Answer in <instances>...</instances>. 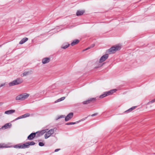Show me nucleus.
<instances>
[{
    "mask_svg": "<svg viewBox=\"0 0 155 155\" xmlns=\"http://www.w3.org/2000/svg\"><path fill=\"white\" fill-rule=\"evenodd\" d=\"M121 49V47L119 45H116L111 47L106 51V54L103 55L100 58L99 60L100 63H102L105 61L108 58L109 55L108 54L114 53L117 51Z\"/></svg>",
    "mask_w": 155,
    "mask_h": 155,
    "instance_id": "f257e3e1",
    "label": "nucleus"
},
{
    "mask_svg": "<svg viewBox=\"0 0 155 155\" xmlns=\"http://www.w3.org/2000/svg\"><path fill=\"white\" fill-rule=\"evenodd\" d=\"M13 147L16 149H23L22 143H19L13 146H8L4 143H0V148H7Z\"/></svg>",
    "mask_w": 155,
    "mask_h": 155,
    "instance_id": "f03ea898",
    "label": "nucleus"
},
{
    "mask_svg": "<svg viewBox=\"0 0 155 155\" xmlns=\"http://www.w3.org/2000/svg\"><path fill=\"white\" fill-rule=\"evenodd\" d=\"M73 112H71L68 114L66 117L65 115H61L60 116H58L55 119V120H57L61 118L65 117V121H68L73 117Z\"/></svg>",
    "mask_w": 155,
    "mask_h": 155,
    "instance_id": "7ed1b4c3",
    "label": "nucleus"
},
{
    "mask_svg": "<svg viewBox=\"0 0 155 155\" xmlns=\"http://www.w3.org/2000/svg\"><path fill=\"white\" fill-rule=\"evenodd\" d=\"M29 94L26 93H24L20 94L16 97V100L17 101H23L27 99L29 96Z\"/></svg>",
    "mask_w": 155,
    "mask_h": 155,
    "instance_id": "20e7f679",
    "label": "nucleus"
},
{
    "mask_svg": "<svg viewBox=\"0 0 155 155\" xmlns=\"http://www.w3.org/2000/svg\"><path fill=\"white\" fill-rule=\"evenodd\" d=\"M23 82V80L22 79L18 78L15 80H14L12 82L9 83V85L10 86H12L15 85H17L20 84Z\"/></svg>",
    "mask_w": 155,
    "mask_h": 155,
    "instance_id": "39448f33",
    "label": "nucleus"
},
{
    "mask_svg": "<svg viewBox=\"0 0 155 155\" xmlns=\"http://www.w3.org/2000/svg\"><path fill=\"white\" fill-rule=\"evenodd\" d=\"M117 90L116 89L111 90L108 91L104 92L103 94H102L99 96V98H102L107 96H108L112 94L113 93L115 92Z\"/></svg>",
    "mask_w": 155,
    "mask_h": 155,
    "instance_id": "423d86ee",
    "label": "nucleus"
},
{
    "mask_svg": "<svg viewBox=\"0 0 155 155\" xmlns=\"http://www.w3.org/2000/svg\"><path fill=\"white\" fill-rule=\"evenodd\" d=\"M56 130V128H54V129H51L48 131H47L45 135V139H47L52 134H53L54 131H55Z\"/></svg>",
    "mask_w": 155,
    "mask_h": 155,
    "instance_id": "0eeeda50",
    "label": "nucleus"
},
{
    "mask_svg": "<svg viewBox=\"0 0 155 155\" xmlns=\"http://www.w3.org/2000/svg\"><path fill=\"white\" fill-rule=\"evenodd\" d=\"M96 98H91L87 100L84 101L82 102L83 104H86L89 103H93L96 101Z\"/></svg>",
    "mask_w": 155,
    "mask_h": 155,
    "instance_id": "6e6552de",
    "label": "nucleus"
},
{
    "mask_svg": "<svg viewBox=\"0 0 155 155\" xmlns=\"http://www.w3.org/2000/svg\"><path fill=\"white\" fill-rule=\"evenodd\" d=\"M11 126L12 124L11 123H8L6 124L5 125L0 128V130L2 129H5L7 128H10L11 127Z\"/></svg>",
    "mask_w": 155,
    "mask_h": 155,
    "instance_id": "1a4fd4ad",
    "label": "nucleus"
},
{
    "mask_svg": "<svg viewBox=\"0 0 155 155\" xmlns=\"http://www.w3.org/2000/svg\"><path fill=\"white\" fill-rule=\"evenodd\" d=\"M38 132L32 133H31L27 137V139L29 140H32L34 138L36 134Z\"/></svg>",
    "mask_w": 155,
    "mask_h": 155,
    "instance_id": "9d476101",
    "label": "nucleus"
},
{
    "mask_svg": "<svg viewBox=\"0 0 155 155\" xmlns=\"http://www.w3.org/2000/svg\"><path fill=\"white\" fill-rule=\"evenodd\" d=\"M50 60V58H45L42 60L43 64H45L48 63Z\"/></svg>",
    "mask_w": 155,
    "mask_h": 155,
    "instance_id": "9b49d317",
    "label": "nucleus"
},
{
    "mask_svg": "<svg viewBox=\"0 0 155 155\" xmlns=\"http://www.w3.org/2000/svg\"><path fill=\"white\" fill-rule=\"evenodd\" d=\"M84 12V10H78L76 13V15L77 16H80L82 15Z\"/></svg>",
    "mask_w": 155,
    "mask_h": 155,
    "instance_id": "f8f14e48",
    "label": "nucleus"
},
{
    "mask_svg": "<svg viewBox=\"0 0 155 155\" xmlns=\"http://www.w3.org/2000/svg\"><path fill=\"white\" fill-rule=\"evenodd\" d=\"M69 45L70 44L68 43H64L62 45L61 48H62L65 49L68 48Z\"/></svg>",
    "mask_w": 155,
    "mask_h": 155,
    "instance_id": "ddd939ff",
    "label": "nucleus"
},
{
    "mask_svg": "<svg viewBox=\"0 0 155 155\" xmlns=\"http://www.w3.org/2000/svg\"><path fill=\"white\" fill-rule=\"evenodd\" d=\"M15 112V110H10L6 111H5V114H10Z\"/></svg>",
    "mask_w": 155,
    "mask_h": 155,
    "instance_id": "4468645a",
    "label": "nucleus"
},
{
    "mask_svg": "<svg viewBox=\"0 0 155 155\" xmlns=\"http://www.w3.org/2000/svg\"><path fill=\"white\" fill-rule=\"evenodd\" d=\"M28 39L27 38H24L22 39L19 42V44H22L28 41Z\"/></svg>",
    "mask_w": 155,
    "mask_h": 155,
    "instance_id": "2eb2a0df",
    "label": "nucleus"
},
{
    "mask_svg": "<svg viewBox=\"0 0 155 155\" xmlns=\"http://www.w3.org/2000/svg\"><path fill=\"white\" fill-rule=\"evenodd\" d=\"M79 42V40L78 39H75L71 43V45L73 46L77 44Z\"/></svg>",
    "mask_w": 155,
    "mask_h": 155,
    "instance_id": "dca6fc26",
    "label": "nucleus"
},
{
    "mask_svg": "<svg viewBox=\"0 0 155 155\" xmlns=\"http://www.w3.org/2000/svg\"><path fill=\"white\" fill-rule=\"evenodd\" d=\"M27 143V142H26L24 143H22L23 149L28 148L29 147L28 144Z\"/></svg>",
    "mask_w": 155,
    "mask_h": 155,
    "instance_id": "f3484780",
    "label": "nucleus"
},
{
    "mask_svg": "<svg viewBox=\"0 0 155 155\" xmlns=\"http://www.w3.org/2000/svg\"><path fill=\"white\" fill-rule=\"evenodd\" d=\"M80 121H78L76 122H71L67 123H66V124H65L66 125H73V124H76L78 123H79L80 122Z\"/></svg>",
    "mask_w": 155,
    "mask_h": 155,
    "instance_id": "a211bd4d",
    "label": "nucleus"
},
{
    "mask_svg": "<svg viewBox=\"0 0 155 155\" xmlns=\"http://www.w3.org/2000/svg\"><path fill=\"white\" fill-rule=\"evenodd\" d=\"M48 130V129H45L40 131V133L41 134V135H42L45 133H46V132Z\"/></svg>",
    "mask_w": 155,
    "mask_h": 155,
    "instance_id": "6ab92c4d",
    "label": "nucleus"
},
{
    "mask_svg": "<svg viewBox=\"0 0 155 155\" xmlns=\"http://www.w3.org/2000/svg\"><path fill=\"white\" fill-rule=\"evenodd\" d=\"M30 114L29 113H26L22 115L21 116L22 117V118H25L29 116Z\"/></svg>",
    "mask_w": 155,
    "mask_h": 155,
    "instance_id": "aec40b11",
    "label": "nucleus"
},
{
    "mask_svg": "<svg viewBox=\"0 0 155 155\" xmlns=\"http://www.w3.org/2000/svg\"><path fill=\"white\" fill-rule=\"evenodd\" d=\"M27 143L29 147L30 146L34 145L35 144V143L33 141L28 142Z\"/></svg>",
    "mask_w": 155,
    "mask_h": 155,
    "instance_id": "412c9836",
    "label": "nucleus"
},
{
    "mask_svg": "<svg viewBox=\"0 0 155 155\" xmlns=\"http://www.w3.org/2000/svg\"><path fill=\"white\" fill-rule=\"evenodd\" d=\"M94 44H93L90 47H87V48L86 49H84L83 50V51H85L86 50H87L90 49L91 48H93V47H94Z\"/></svg>",
    "mask_w": 155,
    "mask_h": 155,
    "instance_id": "4be33fe9",
    "label": "nucleus"
},
{
    "mask_svg": "<svg viewBox=\"0 0 155 155\" xmlns=\"http://www.w3.org/2000/svg\"><path fill=\"white\" fill-rule=\"evenodd\" d=\"M154 102H155V99H154L153 100H152L151 101H149V102H148L147 103V104H150L151 103H153Z\"/></svg>",
    "mask_w": 155,
    "mask_h": 155,
    "instance_id": "5701e85b",
    "label": "nucleus"
},
{
    "mask_svg": "<svg viewBox=\"0 0 155 155\" xmlns=\"http://www.w3.org/2000/svg\"><path fill=\"white\" fill-rule=\"evenodd\" d=\"M38 145L42 147L44 146L45 144L42 142H39V143Z\"/></svg>",
    "mask_w": 155,
    "mask_h": 155,
    "instance_id": "b1692460",
    "label": "nucleus"
},
{
    "mask_svg": "<svg viewBox=\"0 0 155 155\" xmlns=\"http://www.w3.org/2000/svg\"><path fill=\"white\" fill-rule=\"evenodd\" d=\"M36 132H38L37 133V134H37V137H40V136H42L41 135V133L39 131H37Z\"/></svg>",
    "mask_w": 155,
    "mask_h": 155,
    "instance_id": "393cba45",
    "label": "nucleus"
},
{
    "mask_svg": "<svg viewBox=\"0 0 155 155\" xmlns=\"http://www.w3.org/2000/svg\"><path fill=\"white\" fill-rule=\"evenodd\" d=\"M136 107V106H133L130 108V110H131V111H132L133 110H134Z\"/></svg>",
    "mask_w": 155,
    "mask_h": 155,
    "instance_id": "a878e982",
    "label": "nucleus"
},
{
    "mask_svg": "<svg viewBox=\"0 0 155 155\" xmlns=\"http://www.w3.org/2000/svg\"><path fill=\"white\" fill-rule=\"evenodd\" d=\"M28 73V72H25L23 74V76H25L27 75Z\"/></svg>",
    "mask_w": 155,
    "mask_h": 155,
    "instance_id": "bb28decb",
    "label": "nucleus"
},
{
    "mask_svg": "<svg viewBox=\"0 0 155 155\" xmlns=\"http://www.w3.org/2000/svg\"><path fill=\"white\" fill-rule=\"evenodd\" d=\"M131 112V110H130V108H129V109L127 110L126 111H125V112H126L127 113H128L130 112Z\"/></svg>",
    "mask_w": 155,
    "mask_h": 155,
    "instance_id": "cd10ccee",
    "label": "nucleus"
},
{
    "mask_svg": "<svg viewBox=\"0 0 155 155\" xmlns=\"http://www.w3.org/2000/svg\"><path fill=\"white\" fill-rule=\"evenodd\" d=\"M65 97H61L60 99V100H61V101H62L64 100L65 99Z\"/></svg>",
    "mask_w": 155,
    "mask_h": 155,
    "instance_id": "c85d7f7f",
    "label": "nucleus"
},
{
    "mask_svg": "<svg viewBox=\"0 0 155 155\" xmlns=\"http://www.w3.org/2000/svg\"><path fill=\"white\" fill-rule=\"evenodd\" d=\"M60 101H61L60 100V99L59 98L56 101H55V103H57V102H60Z\"/></svg>",
    "mask_w": 155,
    "mask_h": 155,
    "instance_id": "c756f323",
    "label": "nucleus"
},
{
    "mask_svg": "<svg viewBox=\"0 0 155 155\" xmlns=\"http://www.w3.org/2000/svg\"><path fill=\"white\" fill-rule=\"evenodd\" d=\"M19 119H20V118H19V117H17V118H16V119H15V120H13V121H15L18 120H19Z\"/></svg>",
    "mask_w": 155,
    "mask_h": 155,
    "instance_id": "7c9ffc66",
    "label": "nucleus"
},
{
    "mask_svg": "<svg viewBox=\"0 0 155 155\" xmlns=\"http://www.w3.org/2000/svg\"><path fill=\"white\" fill-rule=\"evenodd\" d=\"M60 150V149H57L55 150L54 152H57Z\"/></svg>",
    "mask_w": 155,
    "mask_h": 155,
    "instance_id": "2f4dec72",
    "label": "nucleus"
},
{
    "mask_svg": "<svg viewBox=\"0 0 155 155\" xmlns=\"http://www.w3.org/2000/svg\"><path fill=\"white\" fill-rule=\"evenodd\" d=\"M97 115V113H95V114H93L91 115V116L93 117V116H96Z\"/></svg>",
    "mask_w": 155,
    "mask_h": 155,
    "instance_id": "473e14b6",
    "label": "nucleus"
},
{
    "mask_svg": "<svg viewBox=\"0 0 155 155\" xmlns=\"http://www.w3.org/2000/svg\"><path fill=\"white\" fill-rule=\"evenodd\" d=\"M5 85V83H4V84H1V85H0V88L4 86Z\"/></svg>",
    "mask_w": 155,
    "mask_h": 155,
    "instance_id": "72a5a7b5",
    "label": "nucleus"
},
{
    "mask_svg": "<svg viewBox=\"0 0 155 155\" xmlns=\"http://www.w3.org/2000/svg\"><path fill=\"white\" fill-rule=\"evenodd\" d=\"M85 119H81V120H79V121H80V122H81V121H82L84 120Z\"/></svg>",
    "mask_w": 155,
    "mask_h": 155,
    "instance_id": "f704fd0d",
    "label": "nucleus"
},
{
    "mask_svg": "<svg viewBox=\"0 0 155 155\" xmlns=\"http://www.w3.org/2000/svg\"><path fill=\"white\" fill-rule=\"evenodd\" d=\"M19 117V118H20V119H22V117H21V116H20Z\"/></svg>",
    "mask_w": 155,
    "mask_h": 155,
    "instance_id": "c9c22d12",
    "label": "nucleus"
},
{
    "mask_svg": "<svg viewBox=\"0 0 155 155\" xmlns=\"http://www.w3.org/2000/svg\"><path fill=\"white\" fill-rule=\"evenodd\" d=\"M95 68H97V67H95Z\"/></svg>",
    "mask_w": 155,
    "mask_h": 155,
    "instance_id": "e433bc0d",
    "label": "nucleus"
},
{
    "mask_svg": "<svg viewBox=\"0 0 155 155\" xmlns=\"http://www.w3.org/2000/svg\"><path fill=\"white\" fill-rule=\"evenodd\" d=\"M99 67V66L97 65V68H98Z\"/></svg>",
    "mask_w": 155,
    "mask_h": 155,
    "instance_id": "4c0bfd02",
    "label": "nucleus"
},
{
    "mask_svg": "<svg viewBox=\"0 0 155 155\" xmlns=\"http://www.w3.org/2000/svg\"><path fill=\"white\" fill-rule=\"evenodd\" d=\"M1 46V45H0V47Z\"/></svg>",
    "mask_w": 155,
    "mask_h": 155,
    "instance_id": "58836bf2",
    "label": "nucleus"
}]
</instances>
